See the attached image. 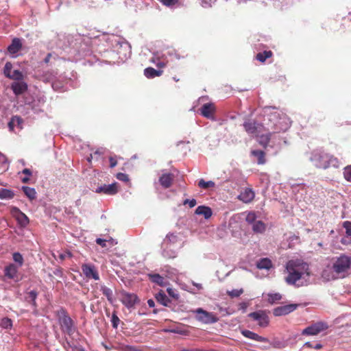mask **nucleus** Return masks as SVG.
Instances as JSON below:
<instances>
[{"label": "nucleus", "instance_id": "f257e3e1", "mask_svg": "<svg viewBox=\"0 0 351 351\" xmlns=\"http://www.w3.org/2000/svg\"><path fill=\"white\" fill-rule=\"evenodd\" d=\"M264 126L267 131L272 133L285 132L289 127L288 119L275 107L266 106L264 108Z\"/></svg>", "mask_w": 351, "mask_h": 351}, {"label": "nucleus", "instance_id": "f03ea898", "mask_svg": "<svg viewBox=\"0 0 351 351\" xmlns=\"http://www.w3.org/2000/svg\"><path fill=\"white\" fill-rule=\"evenodd\" d=\"M310 160L318 169H338L340 167V162L337 157L322 149L313 151Z\"/></svg>", "mask_w": 351, "mask_h": 351}, {"label": "nucleus", "instance_id": "7ed1b4c3", "mask_svg": "<svg viewBox=\"0 0 351 351\" xmlns=\"http://www.w3.org/2000/svg\"><path fill=\"white\" fill-rule=\"evenodd\" d=\"M286 269L288 276L285 278V281L289 285H296L305 274L309 276L308 264L299 259L289 261L286 264Z\"/></svg>", "mask_w": 351, "mask_h": 351}, {"label": "nucleus", "instance_id": "20e7f679", "mask_svg": "<svg viewBox=\"0 0 351 351\" xmlns=\"http://www.w3.org/2000/svg\"><path fill=\"white\" fill-rule=\"evenodd\" d=\"M351 268V258L346 254H341L333 258L332 269L339 277L343 278Z\"/></svg>", "mask_w": 351, "mask_h": 351}, {"label": "nucleus", "instance_id": "39448f33", "mask_svg": "<svg viewBox=\"0 0 351 351\" xmlns=\"http://www.w3.org/2000/svg\"><path fill=\"white\" fill-rule=\"evenodd\" d=\"M60 325L64 332L69 335L74 332L73 322L64 309L58 312Z\"/></svg>", "mask_w": 351, "mask_h": 351}, {"label": "nucleus", "instance_id": "423d86ee", "mask_svg": "<svg viewBox=\"0 0 351 351\" xmlns=\"http://www.w3.org/2000/svg\"><path fill=\"white\" fill-rule=\"evenodd\" d=\"M120 301L128 309L134 308L135 305L140 302L137 295L129 293L124 290L120 291Z\"/></svg>", "mask_w": 351, "mask_h": 351}, {"label": "nucleus", "instance_id": "0eeeda50", "mask_svg": "<svg viewBox=\"0 0 351 351\" xmlns=\"http://www.w3.org/2000/svg\"><path fill=\"white\" fill-rule=\"evenodd\" d=\"M328 328V325L325 322H317L313 323L311 326L304 328L302 332V335H317L320 332L327 330Z\"/></svg>", "mask_w": 351, "mask_h": 351}, {"label": "nucleus", "instance_id": "6e6552de", "mask_svg": "<svg viewBox=\"0 0 351 351\" xmlns=\"http://www.w3.org/2000/svg\"><path fill=\"white\" fill-rule=\"evenodd\" d=\"M194 312L196 313V319L204 324H213L218 321L215 314L204 311L202 308H197Z\"/></svg>", "mask_w": 351, "mask_h": 351}, {"label": "nucleus", "instance_id": "1a4fd4ad", "mask_svg": "<svg viewBox=\"0 0 351 351\" xmlns=\"http://www.w3.org/2000/svg\"><path fill=\"white\" fill-rule=\"evenodd\" d=\"M248 316L252 319L257 321L260 327H267L269 323V319L266 313L263 311H258L250 313Z\"/></svg>", "mask_w": 351, "mask_h": 351}, {"label": "nucleus", "instance_id": "9d476101", "mask_svg": "<svg viewBox=\"0 0 351 351\" xmlns=\"http://www.w3.org/2000/svg\"><path fill=\"white\" fill-rule=\"evenodd\" d=\"M82 271L86 278L99 280V275L96 267L92 264H83L82 265Z\"/></svg>", "mask_w": 351, "mask_h": 351}, {"label": "nucleus", "instance_id": "9b49d317", "mask_svg": "<svg viewBox=\"0 0 351 351\" xmlns=\"http://www.w3.org/2000/svg\"><path fill=\"white\" fill-rule=\"evenodd\" d=\"M11 213L21 227L25 228L29 224V220L27 216L17 207H12Z\"/></svg>", "mask_w": 351, "mask_h": 351}, {"label": "nucleus", "instance_id": "f8f14e48", "mask_svg": "<svg viewBox=\"0 0 351 351\" xmlns=\"http://www.w3.org/2000/svg\"><path fill=\"white\" fill-rule=\"evenodd\" d=\"M119 191V184L114 182L111 184H104L96 189L95 192L97 193H104L108 195H114Z\"/></svg>", "mask_w": 351, "mask_h": 351}, {"label": "nucleus", "instance_id": "ddd939ff", "mask_svg": "<svg viewBox=\"0 0 351 351\" xmlns=\"http://www.w3.org/2000/svg\"><path fill=\"white\" fill-rule=\"evenodd\" d=\"M298 306V305L295 304H291L278 306L274 309L273 313L275 316L285 315L294 311L297 308Z\"/></svg>", "mask_w": 351, "mask_h": 351}, {"label": "nucleus", "instance_id": "4468645a", "mask_svg": "<svg viewBox=\"0 0 351 351\" xmlns=\"http://www.w3.org/2000/svg\"><path fill=\"white\" fill-rule=\"evenodd\" d=\"M201 114L208 119H213L215 112V106L213 103H206L202 105L199 109Z\"/></svg>", "mask_w": 351, "mask_h": 351}, {"label": "nucleus", "instance_id": "2eb2a0df", "mask_svg": "<svg viewBox=\"0 0 351 351\" xmlns=\"http://www.w3.org/2000/svg\"><path fill=\"white\" fill-rule=\"evenodd\" d=\"M28 86L23 81L14 82L11 84V88L16 95H20L27 91Z\"/></svg>", "mask_w": 351, "mask_h": 351}, {"label": "nucleus", "instance_id": "dca6fc26", "mask_svg": "<svg viewBox=\"0 0 351 351\" xmlns=\"http://www.w3.org/2000/svg\"><path fill=\"white\" fill-rule=\"evenodd\" d=\"M174 178L173 173H164L159 178V182L163 188L168 189L172 185Z\"/></svg>", "mask_w": 351, "mask_h": 351}, {"label": "nucleus", "instance_id": "f3484780", "mask_svg": "<svg viewBox=\"0 0 351 351\" xmlns=\"http://www.w3.org/2000/svg\"><path fill=\"white\" fill-rule=\"evenodd\" d=\"M18 267L10 263L4 268V276L10 280H15L18 277Z\"/></svg>", "mask_w": 351, "mask_h": 351}, {"label": "nucleus", "instance_id": "a211bd4d", "mask_svg": "<svg viewBox=\"0 0 351 351\" xmlns=\"http://www.w3.org/2000/svg\"><path fill=\"white\" fill-rule=\"evenodd\" d=\"M241 334L246 338L250 339L252 340H254L259 342H268L269 340L267 338L260 336L258 334L249 330H242Z\"/></svg>", "mask_w": 351, "mask_h": 351}, {"label": "nucleus", "instance_id": "6ab92c4d", "mask_svg": "<svg viewBox=\"0 0 351 351\" xmlns=\"http://www.w3.org/2000/svg\"><path fill=\"white\" fill-rule=\"evenodd\" d=\"M322 277L326 281L337 279L339 276L332 269V266L328 265L322 273Z\"/></svg>", "mask_w": 351, "mask_h": 351}, {"label": "nucleus", "instance_id": "aec40b11", "mask_svg": "<svg viewBox=\"0 0 351 351\" xmlns=\"http://www.w3.org/2000/svg\"><path fill=\"white\" fill-rule=\"evenodd\" d=\"M254 191L249 188L245 189L239 195L238 198L245 203L251 202L254 198Z\"/></svg>", "mask_w": 351, "mask_h": 351}, {"label": "nucleus", "instance_id": "412c9836", "mask_svg": "<svg viewBox=\"0 0 351 351\" xmlns=\"http://www.w3.org/2000/svg\"><path fill=\"white\" fill-rule=\"evenodd\" d=\"M22 48V43L19 38H15L8 46V51L10 53L14 54L19 52Z\"/></svg>", "mask_w": 351, "mask_h": 351}, {"label": "nucleus", "instance_id": "4be33fe9", "mask_svg": "<svg viewBox=\"0 0 351 351\" xmlns=\"http://www.w3.org/2000/svg\"><path fill=\"white\" fill-rule=\"evenodd\" d=\"M195 213L196 215H203L206 219H209L213 214L211 208L206 206H199Z\"/></svg>", "mask_w": 351, "mask_h": 351}, {"label": "nucleus", "instance_id": "5701e85b", "mask_svg": "<svg viewBox=\"0 0 351 351\" xmlns=\"http://www.w3.org/2000/svg\"><path fill=\"white\" fill-rule=\"evenodd\" d=\"M256 267L259 269H269L272 267V263L269 258H263L256 262Z\"/></svg>", "mask_w": 351, "mask_h": 351}, {"label": "nucleus", "instance_id": "b1692460", "mask_svg": "<svg viewBox=\"0 0 351 351\" xmlns=\"http://www.w3.org/2000/svg\"><path fill=\"white\" fill-rule=\"evenodd\" d=\"M147 276L152 282H154L161 287H164L166 284L165 278L158 274H148Z\"/></svg>", "mask_w": 351, "mask_h": 351}, {"label": "nucleus", "instance_id": "393cba45", "mask_svg": "<svg viewBox=\"0 0 351 351\" xmlns=\"http://www.w3.org/2000/svg\"><path fill=\"white\" fill-rule=\"evenodd\" d=\"M156 300L158 302H159L160 304H162L165 306H169L171 303L170 299L166 295V294L162 291H160L156 295Z\"/></svg>", "mask_w": 351, "mask_h": 351}, {"label": "nucleus", "instance_id": "a878e982", "mask_svg": "<svg viewBox=\"0 0 351 351\" xmlns=\"http://www.w3.org/2000/svg\"><path fill=\"white\" fill-rule=\"evenodd\" d=\"M162 73V70H156L152 67H147L144 70V75L149 79L160 76Z\"/></svg>", "mask_w": 351, "mask_h": 351}, {"label": "nucleus", "instance_id": "bb28decb", "mask_svg": "<svg viewBox=\"0 0 351 351\" xmlns=\"http://www.w3.org/2000/svg\"><path fill=\"white\" fill-rule=\"evenodd\" d=\"M251 154L257 158L258 165H264L266 162L265 153L262 150H252Z\"/></svg>", "mask_w": 351, "mask_h": 351}, {"label": "nucleus", "instance_id": "cd10ccee", "mask_svg": "<svg viewBox=\"0 0 351 351\" xmlns=\"http://www.w3.org/2000/svg\"><path fill=\"white\" fill-rule=\"evenodd\" d=\"M245 130L250 134H256L257 132V127L255 122L246 121L243 123Z\"/></svg>", "mask_w": 351, "mask_h": 351}, {"label": "nucleus", "instance_id": "c85d7f7f", "mask_svg": "<svg viewBox=\"0 0 351 351\" xmlns=\"http://www.w3.org/2000/svg\"><path fill=\"white\" fill-rule=\"evenodd\" d=\"M271 134V131H269V132L266 134L259 136L258 137V141L259 144L264 147H267L270 141Z\"/></svg>", "mask_w": 351, "mask_h": 351}, {"label": "nucleus", "instance_id": "c756f323", "mask_svg": "<svg viewBox=\"0 0 351 351\" xmlns=\"http://www.w3.org/2000/svg\"><path fill=\"white\" fill-rule=\"evenodd\" d=\"M23 123V119L20 117L14 116L9 122L8 127L10 130H13L15 125H18L21 129Z\"/></svg>", "mask_w": 351, "mask_h": 351}, {"label": "nucleus", "instance_id": "7c9ffc66", "mask_svg": "<svg viewBox=\"0 0 351 351\" xmlns=\"http://www.w3.org/2000/svg\"><path fill=\"white\" fill-rule=\"evenodd\" d=\"M22 191L30 200H33L36 198V192L34 188L24 186H22Z\"/></svg>", "mask_w": 351, "mask_h": 351}, {"label": "nucleus", "instance_id": "2f4dec72", "mask_svg": "<svg viewBox=\"0 0 351 351\" xmlns=\"http://www.w3.org/2000/svg\"><path fill=\"white\" fill-rule=\"evenodd\" d=\"M273 56L271 51H264L256 54V59L259 62L263 63L267 58H271Z\"/></svg>", "mask_w": 351, "mask_h": 351}, {"label": "nucleus", "instance_id": "473e14b6", "mask_svg": "<svg viewBox=\"0 0 351 351\" xmlns=\"http://www.w3.org/2000/svg\"><path fill=\"white\" fill-rule=\"evenodd\" d=\"M265 228V224L262 221H256L253 223L252 230L256 233H263Z\"/></svg>", "mask_w": 351, "mask_h": 351}, {"label": "nucleus", "instance_id": "72a5a7b5", "mask_svg": "<svg viewBox=\"0 0 351 351\" xmlns=\"http://www.w3.org/2000/svg\"><path fill=\"white\" fill-rule=\"evenodd\" d=\"M54 77L55 74L53 71H47L43 73V74L40 77V80L45 83H48L51 81L53 82Z\"/></svg>", "mask_w": 351, "mask_h": 351}, {"label": "nucleus", "instance_id": "f704fd0d", "mask_svg": "<svg viewBox=\"0 0 351 351\" xmlns=\"http://www.w3.org/2000/svg\"><path fill=\"white\" fill-rule=\"evenodd\" d=\"M37 296H38V292L35 290H32L27 293V296L26 297V300L29 303H31L34 307H36L37 304H36V300Z\"/></svg>", "mask_w": 351, "mask_h": 351}, {"label": "nucleus", "instance_id": "c9c22d12", "mask_svg": "<svg viewBox=\"0 0 351 351\" xmlns=\"http://www.w3.org/2000/svg\"><path fill=\"white\" fill-rule=\"evenodd\" d=\"M14 197V193L12 191L5 189H2L0 191V199H12Z\"/></svg>", "mask_w": 351, "mask_h": 351}, {"label": "nucleus", "instance_id": "e433bc0d", "mask_svg": "<svg viewBox=\"0 0 351 351\" xmlns=\"http://www.w3.org/2000/svg\"><path fill=\"white\" fill-rule=\"evenodd\" d=\"M171 246H166L163 250L162 255L167 258H174L177 256V253L175 250L169 249Z\"/></svg>", "mask_w": 351, "mask_h": 351}, {"label": "nucleus", "instance_id": "4c0bfd02", "mask_svg": "<svg viewBox=\"0 0 351 351\" xmlns=\"http://www.w3.org/2000/svg\"><path fill=\"white\" fill-rule=\"evenodd\" d=\"M215 184L213 181H205L204 179L199 180L198 182V186L199 188L207 189L208 188L214 187Z\"/></svg>", "mask_w": 351, "mask_h": 351}, {"label": "nucleus", "instance_id": "58836bf2", "mask_svg": "<svg viewBox=\"0 0 351 351\" xmlns=\"http://www.w3.org/2000/svg\"><path fill=\"white\" fill-rule=\"evenodd\" d=\"M178 241V237L174 234H169L166 237L164 244L166 246H170L171 244L176 243Z\"/></svg>", "mask_w": 351, "mask_h": 351}, {"label": "nucleus", "instance_id": "ea45409f", "mask_svg": "<svg viewBox=\"0 0 351 351\" xmlns=\"http://www.w3.org/2000/svg\"><path fill=\"white\" fill-rule=\"evenodd\" d=\"M101 291L102 293L107 298L108 300L110 301V302H112V290L106 286H101Z\"/></svg>", "mask_w": 351, "mask_h": 351}, {"label": "nucleus", "instance_id": "a19ab883", "mask_svg": "<svg viewBox=\"0 0 351 351\" xmlns=\"http://www.w3.org/2000/svg\"><path fill=\"white\" fill-rule=\"evenodd\" d=\"M267 297V300L271 304H274L282 299V295L279 293H269Z\"/></svg>", "mask_w": 351, "mask_h": 351}, {"label": "nucleus", "instance_id": "79ce46f5", "mask_svg": "<svg viewBox=\"0 0 351 351\" xmlns=\"http://www.w3.org/2000/svg\"><path fill=\"white\" fill-rule=\"evenodd\" d=\"M12 258H13L14 261L19 265V267H21L23 265L24 259L21 253H19V252L13 253Z\"/></svg>", "mask_w": 351, "mask_h": 351}, {"label": "nucleus", "instance_id": "37998d69", "mask_svg": "<svg viewBox=\"0 0 351 351\" xmlns=\"http://www.w3.org/2000/svg\"><path fill=\"white\" fill-rule=\"evenodd\" d=\"M8 78L16 81H21L23 80V74L19 70H14Z\"/></svg>", "mask_w": 351, "mask_h": 351}, {"label": "nucleus", "instance_id": "c03bdc74", "mask_svg": "<svg viewBox=\"0 0 351 351\" xmlns=\"http://www.w3.org/2000/svg\"><path fill=\"white\" fill-rule=\"evenodd\" d=\"M51 86L56 91H64L63 83L59 80L53 81Z\"/></svg>", "mask_w": 351, "mask_h": 351}, {"label": "nucleus", "instance_id": "a18cd8bd", "mask_svg": "<svg viewBox=\"0 0 351 351\" xmlns=\"http://www.w3.org/2000/svg\"><path fill=\"white\" fill-rule=\"evenodd\" d=\"M12 64L10 62H7L4 66L3 69V74L6 77H10V74H12Z\"/></svg>", "mask_w": 351, "mask_h": 351}, {"label": "nucleus", "instance_id": "49530a36", "mask_svg": "<svg viewBox=\"0 0 351 351\" xmlns=\"http://www.w3.org/2000/svg\"><path fill=\"white\" fill-rule=\"evenodd\" d=\"M343 177L348 182H351V165L343 169Z\"/></svg>", "mask_w": 351, "mask_h": 351}, {"label": "nucleus", "instance_id": "de8ad7c7", "mask_svg": "<svg viewBox=\"0 0 351 351\" xmlns=\"http://www.w3.org/2000/svg\"><path fill=\"white\" fill-rule=\"evenodd\" d=\"M243 293V289H232V291H228L227 294L231 298H237L240 296Z\"/></svg>", "mask_w": 351, "mask_h": 351}, {"label": "nucleus", "instance_id": "09e8293b", "mask_svg": "<svg viewBox=\"0 0 351 351\" xmlns=\"http://www.w3.org/2000/svg\"><path fill=\"white\" fill-rule=\"evenodd\" d=\"M256 219V215L254 212H250L247 214L245 220L248 223L253 224Z\"/></svg>", "mask_w": 351, "mask_h": 351}, {"label": "nucleus", "instance_id": "8fccbe9b", "mask_svg": "<svg viewBox=\"0 0 351 351\" xmlns=\"http://www.w3.org/2000/svg\"><path fill=\"white\" fill-rule=\"evenodd\" d=\"M112 326L114 328L117 329L119 324L120 322V319L119 317L117 315L116 312H113L112 315V319H111Z\"/></svg>", "mask_w": 351, "mask_h": 351}, {"label": "nucleus", "instance_id": "3c124183", "mask_svg": "<svg viewBox=\"0 0 351 351\" xmlns=\"http://www.w3.org/2000/svg\"><path fill=\"white\" fill-rule=\"evenodd\" d=\"M1 326L5 328H10L12 326V322L10 318L4 317L1 321Z\"/></svg>", "mask_w": 351, "mask_h": 351}, {"label": "nucleus", "instance_id": "603ef678", "mask_svg": "<svg viewBox=\"0 0 351 351\" xmlns=\"http://www.w3.org/2000/svg\"><path fill=\"white\" fill-rule=\"evenodd\" d=\"M160 3L167 7H173L179 3V0H159Z\"/></svg>", "mask_w": 351, "mask_h": 351}, {"label": "nucleus", "instance_id": "864d4df0", "mask_svg": "<svg viewBox=\"0 0 351 351\" xmlns=\"http://www.w3.org/2000/svg\"><path fill=\"white\" fill-rule=\"evenodd\" d=\"M343 227L346 229V235L348 237H351V221H344L343 223Z\"/></svg>", "mask_w": 351, "mask_h": 351}, {"label": "nucleus", "instance_id": "5fc2aeb1", "mask_svg": "<svg viewBox=\"0 0 351 351\" xmlns=\"http://www.w3.org/2000/svg\"><path fill=\"white\" fill-rule=\"evenodd\" d=\"M116 178L122 182H129L130 179L128 177V175L123 173H118L116 175Z\"/></svg>", "mask_w": 351, "mask_h": 351}, {"label": "nucleus", "instance_id": "6e6d98bb", "mask_svg": "<svg viewBox=\"0 0 351 351\" xmlns=\"http://www.w3.org/2000/svg\"><path fill=\"white\" fill-rule=\"evenodd\" d=\"M72 256H73L72 253L69 250L64 252V253H61L59 254V258L62 261L64 260L66 258H71Z\"/></svg>", "mask_w": 351, "mask_h": 351}, {"label": "nucleus", "instance_id": "4d7b16f0", "mask_svg": "<svg viewBox=\"0 0 351 351\" xmlns=\"http://www.w3.org/2000/svg\"><path fill=\"white\" fill-rule=\"evenodd\" d=\"M107 242H110V241H107V240L102 239H100V238L96 239L97 244L101 245L102 247H106V243ZM110 242L112 244L113 241L112 240V241H110Z\"/></svg>", "mask_w": 351, "mask_h": 351}, {"label": "nucleus", "instance_id": "13d9d810", "mask_svg": "<svg viewBox=\"0 0 351 351\" xmlns=\"http://www.w3.org/2000/svg\"><path fill=\"white\" fill-rule=\"evenodd\" d=\"M187 204H189L190 208H193L197 204V202L195 199H186L183 202V204L186 205Z\"/></svg>", "mask_w": 351, "mask_h": 351}, {"label": "nucleus", "instance_id": "bf43d9fd", "mask_svg": "<svg viewBox=\"0 0 351 351\" xmlns=\"http://www.w3.org/2000/svg\"><path fill=\"white\" fill-rule=\"evenodd\" d=\"M110 167L113 168L117 165V160L115 156H110L109 158Z\"/></svg>", "mask_w": 351, "mask_h": 351}, {"label": "nucleus", "instance_id": "052dcab7", "mask_svg": "<svg viewBox=\"0 0 351 351\" xmlns=\"http://www.w3.org/2000/svg\"><path fill=\"white\" fill-rule=\"evenodd\" d=\"M167 292L170 296H171L173 298L178 299V295L176 294L172 289H167Z\"/></svg>", "mask_w": 351, "mask_h": 351}, {"label": "nucleus", "instance_id": "680f3d73", "mask_svg": "<svg viewBox=\"0 0 351 351\" xmlns=\"http://www.w3.org/2000/svg\"><path fill=\"white\" fill-rule=\"evenodd\" d=\"M239 309H241L243 311H245L246 310V308H247V304L246 302H241L239 304Z\"/></svg>", "mask_w": 351, "mask_h": 351}, {"label": "nucleus", "instance_id": "e2e57ef3", "mask_svg": "<svg viewBox=\"0 0 351 351\" xmlns=\"http://www.w3.org/2000/svg\"><path fill=\"white\" fill-rule=\"evenodd\" d=\"M22 173L23 174H25L27 176H31L32 175V171L29 169H24L23 171H22Z\"/></svg>", "mask_w": 351, "mask_h": 351}, {"label": "nucleus", "instance_id": "0e129e2a", "mask_svg": "<svg viewBox=\"0 0 351 351\" xmlns=\"http://www.w3.org/2000/svg\"><path fill=\"white\" fill-rule=\"evenodd\" d=\"M147 304L150 308H153L155 306V302L152 299H149L147 300Z\"/></svg>", "mask_w": 351, "mask_h": 351}, {"label": "nucleus", "instance_id": "69168bd1", "mask_svg": "<svg viewBox=\"0 0 351 351\" xmlns=\"http://www.w3.org/2000/svg\"><path fill=\"white\" fill-rule=\"evenodd\" d=\"M51 57V53H48L47 55V56L45 57V58L44 59V62L46 64L49 63L50 61Z\"/></svg>", "mask_w": 351, "mask_h": 351}, {"label": "nucleus", "instance_id": "338daca9", "mask_svg": "<svg viewBox=\"0 0 351 351\" xmlns=\"http://www.w3.org/2000/svg\"><path fill=\"white\" fill-rule=\"evenodd\" d=\"M313 348L315 350H320L322 348V345L321 343H317L315 346H313Z\"/></svg>", "mask_w": 351, "mask_h": 351}, {"label": "nucleus", "instance_id": "774afa93", "mask_svg": "<svg viewBox=\"0 0 351 351\" xmlns=\"http://www.w3.org/2000/svg\"><path fill=\"white\" fill-rule=\"evenodd\" d=\"M304 346L308 347L309 348H313L314 346H313V344L311 342H306L304 343Z\"/></svg>", "mask_w": 351, "mask_h": 351}]
</instances>
